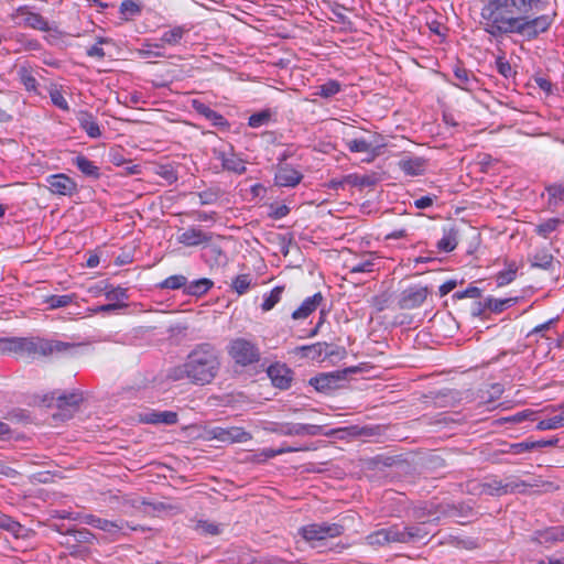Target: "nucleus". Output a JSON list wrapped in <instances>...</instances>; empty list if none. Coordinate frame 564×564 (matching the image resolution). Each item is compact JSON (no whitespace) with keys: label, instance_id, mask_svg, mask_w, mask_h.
Listing matches in <instances>:
<instances>
[{"label":"nucleus","instance_id":"f257e3e1","mask_svg":"<svg viewBox=\"0 0 564 564\" xmlns=\"http://www.w3.org/2000/svg\"><path fill=\"white\" fill-rule=\"evenodd\" d=\"M543 1L535 0H486L480 11L482 30L495 39L510 35V30L521 14L528 13L532 6Z\"/></svg>","mask_w":564,"mask_h":564},{"label":"nucleus","instance_id":"f03ea898","mask_svg":"<svg viewBox=\"0 0 564 564\" xmlns=\"http://www.w3.org/2000/svg\"><path fill=\"white\" fill-rule=\"evenodd\" d=\"M220 351L210 343H202L187 355L185 362L174 370V379L187 378L198 386L209 384L220 370Z\"/></svg>","mask_w":564,"mask_h":564},{"label":"nucleus","instance_id":"7ed1b4c3","mask_svg":"<svg viewBox=\"0 0 564 564\" xmlns=\"http://www.w3.org/2000/svg\"><path fill=\"white\" fill-rule=\"evenodd\" d=\"M19 354L47 357L52 355H73L80 344L45 339L41 337H19Z\"/></svg>","mask_w":564,"mask_h":564},{"label":"nucleus","instance_id":"20e7f679","mask_svg":"<svg viewBox=\"0 0 564 564\" xmlns=\"http://www.w3.org/2000/svg\"><path fill=\"white\" fill-rule=\"evenodd\" d=\"M552 23L553 18L549 14L530 18L528 13H523L510 30V35L518 34L531 41L536 39L541 33L546 32Z\"/></svg>","mask_w":564,"mask_h":564},{"label":"nucleus","instance_id":"39448f33","mask_svg":"<svg viewBox=\"0 0 564 564\" xmlns=\"http://www.w3.org/2000/svg\"><path fill=\"white\" fill-rule=\"evenodd\" d=\"M359 368L356 366L347 367L330 372L319 373L308 380V384L312 386L317 392L329 394L333 391L344 387V382L347 380L349 375L357 373Z\"/></svg>","mask_w":564,"mask_h":564},{"label":"nucleus","instance_id":"423d86ee","mask_svg":"<svg viewBox=\"0 0 564 564\" xmlns=\"http://www.w3.org/2000/svg\"><path fill=\"white\" fill-rule=\"evenodd\" d=\"M229 356L240 366H249L260 360V350L256 344L245 339L236 338L230 341Z\"/></svg>","mask_w":564,"mask_h":564},{"label":"nucleus","instance_id":"0eeeda50","mask_svg":"<svg viewBox=\"0 0 564 564\" xmlns=\"http://www.w3.org/2000/svg\"><path fill=\"white\" fill-rule=\"evenodd\" d=\"M52 400L55 401V406L57 408V412L54 413L53 416L64 421L73 416V414L78 410L84 398L82 392L72 391L67 393H59L57 397L53 393Z\"/></svg>","mask_w":564,"mask_h":564},{"label":"nucleus","instance_id":"6e6552de","mask_svg":"<svg viewBox=\"0 0 564 564\" xmlns=\"http://www.w3.org/2000/svg\"><path fill=\"white\" fill-rule=\"evenodd\" d=\"M431 293L427 286L411 285L403 290L398 300L400 310H414L420 307Z\"/></svg>","mask_w":564,"mask_h":564},{"label":"nucleus","instance_id":"1a4fd4ad","mask_svg":"<svg viewBox=\"0 0 564 564\" xmlns=\"http://www.w3.org/2000/svg\"><path fill=\"white\" fill-rule=\"evenodd\" d=\"M323 427L315 424H302V423H274L271 431L279 435L284 436H304V435H319Z\"/></svg>","mask_w":564,"mask_h":564},{"label":"nucleus","instance_id":"9d476101","mask_svg":"<svg viewBox=\"0 0 564 564\" xmlns=\"http://www.w3.org/2000/svg\"><path fill=\"white\" fill-rule=\"evenodd\" d=\"M213 237V232L192 226L177 236V242L185 247H198L200 245H209Z\"/></svg>","mask_w":564,"mask_h":564},{"label":"nucleus","instance_id":"9b49d317","mask_svg":"<svg viewBox=\"0 0 564 564\" xmlns=\"http://www.w3.org/2000/svg\"><path fill=\"white\" fill-rule=\"evenodd\" d=\"M213 437L224 443H245L252 438V435L240 426L214 427Z\"/></svg>","mask_w":564,"mask_h":564},{"label":"nucleus","instance_id":"f8f14e48","mask_svg":"<svg viewBox=\"0 0 564 564\" xmlns=\"http://www.w3.org/2000/svg\"><path fill=\"white\" fill-rule=\"evenodd\" d=\"M139 422L152 425H174L178 422V414L174 411L145 410L138 415Z\"/></svg>","mask_w":564,"mask_h":564},{"label":"nucleus","instance_id":"ddd939ff","mask_svg":"<svg viewBox=\"0 0 564 564\" xmlns=\"http://www.w3.org/2000/svg\"><path fill=\"white\" fill-rule=\"evenodd\" d=\"M267 373L272 384L280 390H288L293 381V371L284 364L271 365Z\"/></svg>","mask_w":564,"mask_h":564},{"label":"nucleus","instance_id":"4468645a","mask_svg":"<svg viewBox=\"0 0 564 564\" xmlns=\"http://www.w3.org/2000/svg\"><path fill=\"white\" fill-rule=\"evenodd\" d=\"M46 182L48 189L56 195L72 196L77 192L76 182L66 174L50 175Z\"/></svg>","mask_w":564,"mask_h":564},{"label":"nucleus","instance_id":"2eb2a0df","mask_svg":"<svg viewBox=\"0 0 564 564\" xmlns=\"http://www.w3.org/2000/svg\"><path fill=\"white\" fill-rule=\"evenodd\" d=\"M519 486H527L524 481L503 484L502 480L494 478L477 485L480 495L488 496H502L508 492H513Z\"/></svg>","mask_w":564,"mask_h":564},{"label":"nucleus","instance_id":"dca6fc26","mask_svg":"<svg viewBox=\"0 0 564 564\" xmlns=\"http://www.w3.org/2000/svg\"><path fill=\"white\" fill-rule=\"evenodd\" d=\"M95 540V534L88 529L73 527L70 531H67L66 534L58 539V543L63 547H74L79 546L80 543H94Z\"/></svg>","mask_w":564,"mask_h":564},{"label":"nucleus","instance_id":"f3484780","mask_svg":"<svg viewBox=\"0 0 564 564\" xmlns=\"http://www.w3.org/2000/svg\"><path fill=\"white\" fill-rule=\"evenodd\" d=\"M192 108L198 115H200L204 118H206L207 120H209L214 127L221 129V130H228L230 128V123L228 122V120L219 112L213 110L206 104L194 99L192 101Z\"/></svg>","mask_w":564,"mask_h":564},{"label":"nucleus","instance_id":"a211bd4d","mask_svg":"<svg viewBox=\"0 0 564 564\" xmlns=\"http://www.w3.org/2000/svg\"><path fill=\"white\" fill-rule=\"evenodd\" d=\"M83 522L112 535L119 533L128 524L123 520L111 521L95 514H86L83 518Z\"/></svg>","mask_w":564,"mask_h":564},{"label":"nucleus","instance_id":"6ab92c4d","mask_svg":"<svg viewBox=\"0 0 564 564\" xmlns=\"http://www.w3.org/2000/svg\"><path fill=\"white\" fill-rule=\"evenodd\" d=\"M303 178V175L289 164H279L274 175V183L278 186H296Z\"/></svg>","mask_w":564,"mask_h":564},{"label":"nucleus","instance_id":"aec40b11","mask_svg":"<svg viewBox=\"0 0 564 564\" xmlns=\"http://www.w3.org/2000/svg\"><path fill=\"white\" fill-rule=\"evenodd\" d=\"M398 166L405 175L420 176L426 170V160L419 156H405L398 162Z\"/></svg>","mask_w":564,"mask_h":564},{"label":"nucleus","instance_id":"412c9836","mask_svg":"<svg viewBox=\"0 0 564 564\" xmlns=\"http://www.w3.org/2000/svg\"><path fill=\"white\" fill-rule=\"evenodd\" d=\"M324 301V296L321 292L315 293L312 296L306 297L302 304L292 313L293 319L307 318Z\"/></svg>","mask_w":564,"mask_h":564},{"label":"nucleus","instance_id":"4be33fe9","mask_svg":"<svg viewBox=\"0 0 564 564\" xmlns=\"http://www.w3.org/2000/svg\"><path fill=\"white\" fill-rule=\"evenodd\" d=\"M17 14H24V25L34 30L47 32L50 31L48 22L40 13L32 12L28 6H21L15 11Z\"/></svg>","mask_w":564,"mask_h":564},{"label":"nucleus","instance_id":"5701e85b","mask_svg":"<svg viewBox=\"0 0 564 564\" xmlns=\"http://www.w3.org/2000/svg\"><path fill=\"white\" fill-rule=\"evenodd\" d=\"M454 77L457 80L455 85L467 91H473L477 88L478 80L475 75L463 66L456 65L454 67Z\"/></svg>","mask_w":564,"mask_h":564},{"label":"nucleus","instance_id":"b1692460","mask_svg":"<svg viewBox=\"0 0 564 564\" xmlns=\"http://www.w3.org/2000/svg\"><path fill=\"white\" fill-rule=\"evenodd\" d=\"M446 517L469 519L475 516L474 508L468 502L448 503L441 511Z\"/></svg>","mask_w":564,"mask_h":564},{"label":"nucleus","instance_id":"393cba45","mask_svg":"<svg viewBox=\"0 0 564 564\" xmlns=\"http://www.w3.org/2000/svg\"><path fill=\"white\" fill-rule=\"evenodd\" d=\"M77 119L80 128L88 134V137L97 139L101 135L100 128L93 113L88 111H80Z\"/></svg>","mask_w":564,"mask_h":564},{"label":"nucleus","instance_id":"a878e982","mask_svg":"<svg viewBox=\"0 0 564 564\" xmlns=\"http://www.w3.org/2000/svg\"><path fill=\"white\" fill-rule=\"evenodd\" d=\"M73 164L87 177L98 180L101 175L100 169L85 155L75 156Z\"/></svg>","mask_w":564,"mask_h":564},{"label":"nucleus","instance_id":"bb28decb","mask_svg":"<svg viewBox=\"0 0 564 564\" xmlns=\"http://www.w3.org/2000/svg\"><path fill=\"white\" fill-rule=\"evenodd\" d=\"M218 160L221 161L223 169L236 174H243L246 172L245 161L231 153L229 156L225 152H219Z\"/></svg>","mask_w":564,"mask_h":564},{"label":"nucleus","instance_id":"cd10ccee","mask_svg":"<svg viewBox=\"0 0 564 564\" xmlns=\"http://www.w3.org/2000/svg\"><path fill=\"white\" fill-rule=\"evenodd\" d=\"M346 145L352 153H371V159H369L368 162L379 155V147H373L371 142H368L365 139L348 140Z\"/></svg>","mask_w":564,"mask_h":564},{"label":"nucleus","instance_id":"c85d7f7f","mask_svg":"<svg viewBox=\"0 0 564 564\" xmlns=\"http://www.w3.org/2000/svg\"><path fill=\"white\" fill-rule=\"evenodd\" d=\"M405 544L416 543L425 539L430 531L426 528V521H422L419 524L404 527Z\"/></svg>","mask_w":564,"mask_h":564},{"label":"nucleus","instance_id":"c756f323","mask_svg":"<svg viewBox=\"0 0 564 564\" xmlns=\"http://www.w3.org/2000/svg\"><path fill=\"white\" fill-rule=\"evenodd\" d=\"M458 245V230L454 227L444 230L442 239L437 242V249L442 252H451Z\"/></svg>","mask_w":564,"mask_h":564},{"label":"nucleus","instance_id":"7c9ffc66","mask_svg":"<svg viewBox=\"0 0 564 564\" xmlns=\"http://www.w3.org/2000/svg\"><path fill=\"white\" fill-rule=\"evenodd\" d=\"M329 345L327 343H315L307 346H301L297 349L302 351V356L311 359H319L322 356H329L327 351Z\"/></svg>","mask_w":564,"mask_h":564},{"label":"nucleus","instance_id":"2f4dec72","mask_svg":"<svg viewBox=\"0 0 564 564\" xmlns=\"http://www.w3.org/2000/svg\"><path fill=\"white\" fill-rule=\"evenodd\" d=\"M214 285V282L207 278H202L196 281L191 282L189 284L186 283V288L184 289V292L187 295L192 296H202L205 293H207Z\"/></svg>","mask_w":564,"mask_h":564},{"label":"nucleus","instance_id":"473e14b6","mask_svg":"<svg viewBox=\"0 0 564 564\" xmlns=\"http://www.w3.org/2000/svg\"><path fill=\"white\" fill-rule=\"evenodd\" d=\"M507 268L505 270H501L499 271L497 274H496V283L498 286H505L509 283H511L516 276H517V272H518V265L514 261H505Z\"/></svg>","mask_w":564,"mask_h":564},{"label":"nucleus","instance_id":"72a5a7b5","mask_svg":"<svg viewBox=\"0 0 564 564\" xmlns=\"http://www.w3.org/2000/svg\"><path fill=\"white\" fill-rule=\"evenodd\" d=\"M530 263L532 268L550 270L554 267V257L546 250H540L530 258Z\"/></svg>","mask_w":564,"mask_h":564},{"label":"nucleus","instance_id":"f704fd0d","mask_svg":"<svg viewBox=\"0 0 564 564\" xmlns=\"http://www.w3.org/2000/svg\"><path fill=\"white\" fill-rule=\"evenodd\" d=\"M517 297H508V299H495V297H487L486 299V306L488 311L491 313H501L507 307L512 306L514 303H517Z\"/></svg>","mask_w":564,"mask_h":564},{"label":"nucleus","instance_id":"c9c22d12","mask_svg":"<svg viewBox=\"0 0 564 564\" xmlns=\"http://www.w3.org/2000/svg\"><path fill=\"white\" fill-rule=\"evenodd\" d=\"M188 30L185 29V26H182V25H177V26H174L173 29L169 30V31H165L162 36H161V41L165 44H169V45H177L181 43L184 34L187 32Z\"/></svg>","mask_w":564,"mask_h":564},{"label":"nucleus","instance_id":"e433bc0d","mask_svg":"<svg viewBox=\"0 0 564 564\" xmlns=\"http://www.w3.org/2000/svg\"><path fill=\"white\" fill-rule=\"evenodd\" d=\"M323 540L328 538H337L344 533V527L339 523L321 522L316 523Z\"/></svg>","mask_w":564,"mask_h":564},{"label":"nucleus","instance_id":"4c0bfd02","mask_svg":"<svg viewBox=\"0 0 564 564\" xmlns=\"http://www.w3.org/2000/svg\"><path fill=\"white\" fill-rule=\"evenodd\" d=\"M273 116V111L269 108L252 113L248 119V126L251 128H260L268 124Z\"/></svg>","mask_w":564,"mask_h":564},{"label":"nucleus","instance_id":"58836bf2","mask_svg":"<svg viewBox=\"0 0 564 564\" xmlns=\"http://www.w3.org/2000/svg\"><path fill=\"white\" fill-rule=\"evenodd\" d=\"M347 184L356 187H371L376 184L377 180L371 175L349 174L345 176Z\"/></svg>","mask_w":564,"mask_h":564},{"label":"nucleus","instance_id":"ea45409f","mask_svg":"<svg viewBox=\"0 0 564 564\" xmlns=\"http://www.w3.org/2000/svg\"><path fill=\"white\" fill-rule=\"evenodd\" d=\"M564 426V412L554 415L550 419L541 420L535 429L538 431L556 430Z\"/></svg>","mask_w":564,"mask_h":564},{"label":"nucleus","instance_id":"a19ab883","mask_svg":"<svg viewBox=\"0 0 564 564\" xmlns=\"http://www.w3.org/2000/svg\"><path fill=\"white\" fill-rule=\"evenodd\" d=\"M299 534L308 543H313L315 541H323L319 529H317L316 523H311L307 525H303L299 529Z\"/></svg>","mask_w":564,"mask_h":564},{"label":"nucleus","instance_id":"79ce46f5","mask_svg":"<svg viewBox=\"0 0 564 564\" xmlns=\"http://www.w3.org/2000/svg\"><path fill=\"white\" fill-rule=\"evenodd\" d=\"M284 291V286H275L271 290L269 295H267L261 304V308L264 312L272 310L276 303L280 302L282 293Z\"/></svg>","mask_w":564,"mask_h":564},{"label":"nucleus","instance_id":"37998d69","mask_svg":"<svg viewBox=\"0 0 564 564\" xmlns=\"http://www.w3.org/2000/svg\"><path fill=\"white\" fill-rule=\"evenodd\" d=\"M340 89L341 85L338 80L329 79L318 87V93H316V95L322 98H330L338 94Z\"/></svg>","mask_w":564,"mask_h":564},{"label":"nucleus","instance_id":"c03bdc74","mask_svg":"<svg viewBox=\"0 0 564 564\" xmlns=\"http://www.w3.org/2000/svg\"><path fill=\"white\" fill-rule=\"evenodd\" d=\"M19 79L28 91H36L37 80L26 67H20L18 70Z\"/></svg>","mask_w":564,"mask_h":564},{"label":"nucleus","instance_id":"a18cd8bd","mask_svg":"<svg viewBox=\"0 0 564 564\" xmlns=\"http://www.w3.org/2000/svg\"><path fill=\"white\" fill-rule=\"evenodd\" d=\"M141 10V6L132 0L122 1L119 8L120 13L123 15V20L126 21L135 15H139Z\"/></svg>","mask_w":564,"mask_h":564},{"label":"nucleus","instance_id":"49530a36","mask_svg":"<svg viewBox=\"0 0 564 564\" xmlns=\"http://www.w3.org/2000/svg\"><path fill=\"white\" fill-rule=\"evenodd\" d=\"M187 279L184 275L175 274L166 278L164 281L159 283L160 289L178 290L186 288Z\"/></svg>","mask_w":564,"mask_h":564},{"label":"nucleus","instance_id":"de8ad7c7","mask_svg":"<svg viewBox=\"0 0 564 564\" xmlns=\"http://www.w3.org/2000/svg\"><path fill=\"white\" fill-rule=\"evenodd\" d=\"M76 297L75 294H64V295H51L46 299V303L51 310L65 307L74 302Z\"/></svg>","mask_w":564,"mask_h":564},{"label":"nucleus","instance_id":"09e8293b","mask_svg":"<svg viewBox=\"0 0 564 564\" xmlns=\"http://www.w3.org/2000/svg\"><path fill=\"white\" fill-rule=\"evenodd\" d=\"M195 530L198 531L203 535H219L221 533V529L219 524L209 522L207 520H198L195 525Z\"/></svg>","mask_w":564,"mask_h":564},{"label":"nucleus","instance_id":"8fccbe9b","mask_svg":"<svg viewBox=\"0 0 564 564\" xmlns=\"http://www.w3.org/2000/svg\"><path fill=\"white\" fill-rule=\"evenodd\" d=\"M561 223L562 220L560 218H550L538 225L535 232L544 238H547L551 232L556 230Z\"/></svg>","mask_w":564,"mask_h":564},{"label":"nucleus","instance_id":"3c124183","mask_svg":"<svg viewBox=\"0 0 564 564\" xmlns=\"http://www.w3.org/2000/svg\"><path fill=\"white\" fill-rule=\"evenodd\" d=\"M386 528L377 530L366 536V542L370 546H383L389 544L388 536H386Z\"/></svg>","mask_w":564,"mask_h":564},{"label":"nucleus","instance_id":"603ef678","mask_svg":"<svg viewBox=\"0 0 564 564\" xmlns=\"http://www.w3.org/2000/svg\"><path fill=\"white\" fill-rule=\"evenodd\" d=\"M495 65L497 72L507 79L516 75L511 64L505 58L503 55L497 56Z\"/></svg>","mask_w":564,"mask_h":564},{"label":"nucleus","instance_id":"864d4df0","mask_svg":"<svg viewBox=\"0 0 564 564\" xmlns=\"http://www.w3.org/2000/svg\"><path fill=\"white\" fill-rule=\"evenodd\" d=\"M251 284V278L249 274H239L232 281V289L239 294H245Z\"/></svg>","mask_w":564,"mask_h":564},{"label":"nucleus","instance_id":"5fc2aeb1","mask_svg":"<svg viewBox=\"0 0 564 564\" xmlns=\"http://www.w3.org/2000/svg\"><path fill=\"white\" fill-rule=\"evenodd\" d=\"M386 536H388L389 543H405L404 527L400 528L398 524L386 528Z\"/></svg>","mask_w":564,"mask_h":564},{"label":"nucleus","instance_id":"6e6d98bb","mask_svg":"<svg viewBox=\"0 0 564 564\" xmlns=\"http://www.w3.org/2000/svg\"><path fill=\"white\" fill-rule=\"evenodd\" d=\"M0 528L13 533L14 535H19L22 530V525L18 521L2 513H0Z\"/></svg>","mask_w":564,"mask_h":564},{"label":"nucleus","instance_id":"4d7b16f0","mask_svg":"<svg viewBox=\"0 0 564 564\" xmlns=\"http://www.w3.org/2000/svg\"><path fill=\"white\" fill-rule=\"evenodd\" d=\"M376 262L373 258L366 259L364 261L357 262L350 267L349 273H370L375 271Z\"/></svg>","mask_w":564,"mask_h":564},{"label":"nucleus","instance_id":"13d9d810","mask_svg":"<svg viewBox=\"0 0 564 564\" xmlns=\"http://www.w3.org/2000/svg\"><path fill=\"white\" fill-rule=\"evenodd\" d=\"M545 189L550 196V204H556L557 202L564 203V184H551L546 186Z\"/></svg>","mask_w":564,"mask_h":564},{"label":"nucleus","instance_id":"bf43d9fd","mask_svg":"<svg viewBox=\"0 0 564 564\" xmlns=\"http://www.w3.org/2000/svg\"><path fill=\"white\" fill-rule=\"evenodd\" d=\"M19 337H2L0 338V352H15L19 354Z\"/></svg>","mask_w":564,"mask_h":564},{"label":"nucleus","instance_id":"052dcab7","mask_svg":"<svg viewBox=\"0 0 564 564\" xmlns=\"http://www.w3.org/2000/svg\"><path fill=\"white\" fill-rule=\"evenodd\" d=\"M528 452V443L527 440L520 443H506L503 447L500 449L502 454H514L520 455Z\"/></svg>","mask_w":564,"mask_h":564},{"label":"nucleus","instance_id":"680f3d73","mask_svg":"<svg viewBox=\"0 0 564 564\" xmlns=\"http://www.w3.org/2000/svg\"><path fill=\"white\" fill-rule=\"evenodd\" d=\"M106 299L112 303H121V301L128 299V290L123 288H112L105 293Z\"/></svg>","mask_w":564,"mask_h":564},{"label":"nucleus","instance_id":"e2e57ef3","mask_svg":"<svg viewBox=\"0 0 564 564\" xmlns=\"http://www.w3.org/2000/svg\"><path fill=\"white\" fill-rule=\"evenodd\" d=\"M527 443H528V452H531V451L540 449V448H543V447L556 446L558 444V438L557 437H553V438H550V440H540V441L527 440Z\"/></svg>","mask_w":564,"mask_h":564},{"label":"nucleus","instance_id":"0e129e2a","mask_svg":"<svg viewBox=\"0 0 564 564\" xmlns=\"http://www.w3.org/2000/svg\"><path fill=\"white\" fill-rule=\"evenodd\" d=\"M191 217H193L197 221L202 223H216L217 220V213L216 212H203V210H192L188 213Z\"/></svg>","mask_w":564,"mask_h":564},{"label":"nucleus","instance_id":"69168bd1","mask_svg":"<svg viewBox=\"0 0 564 564\" xmlns=\"http://www.w3.org/2000/svg\"><path fill=\"white\" fill-rule=\"evenodd\" d=\"M50 97L54 106L57 108L67 111L69 109L68 102L64 98L63 94L58 89H52L50 91Z\"/></svg>","mask_w":564,"mask_h":564},{"label":"nucleus","instance_id":"338daca9","mask_svg":"<svg viewBox=\"0 0 564 564\" xmlns=\"http://www.w3.org/2000/svg\"><path fill=\"white\" fill-rule=\"evenodd\" d=\"M93 544L94 543H83V544L80 543L79 546L65 547V549L68 551L69 555L75 556V557L85 558L90 553L89 546Z\"/></svg>","mask_w":564,"mask_h":564},{"label":"nucleus","instance_id":"774afa93","mask_svg":"<svg viewBox=\"0 0 564 564\" xmlns=\"http://www.w3.org/2000/svg\"><path fill=\"white\" fill-rule=\"evenodd\" d=\"M481 296V290L477 286H469L464 291L456 292L453 297L455 299H465V297H471V299H478Z\"/></svg>","mask_w":564,"mask_h":564}]
</instances>
